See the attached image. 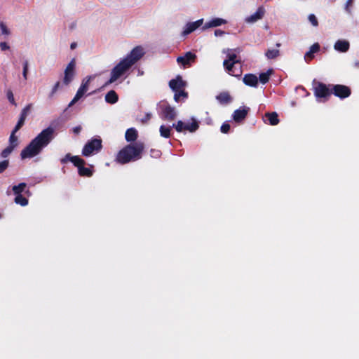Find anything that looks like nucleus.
Returning a JSON list of instances; mask_svg holds the SVG:
<instances>
[{"label": "nucleus", "mask_w": 359, "mask_h": 359, "mask_svg": "<svg viewBox=\"0 0 359 359\" xmlns=\"http://www.w3.org/2000/svg\"><path fill=\"white\" fill-rule=\"evenodd\" d=\"M54 137V129L48 127L34 137L20 152L22 159L31 158L39 155Z\"/></svg>", "instance_id": "f257e3e1"}, {"label": "nucleus", "mask_w": 359, "mask_h": 359, "mask_svg": "<svg viewBox=\"0 0 359 359\" xmlns=\"http://www.w3.org/2000/svg\"><path fill=\"white\" fill-rule=\"evenodd\" d=\"M144 55V49L142 46L135 47L127 56L121 60L111 71V76L106 83V86L115 82L126 73L133 65L139 61Z\"/></svg>", "instance_id": "f03ea898"}, {"label": "nucleus", "mask_w": 359, "mask_h": 359, "mask_svg": "<svg viewBox=\"0 0 359 359\" xmlns=\"http://www.w3.org/2000/svg\"><path fill=\"white\" fill-rule=\"evenodd\" d=\"M144 149V145L142 142H136L130 143L118 152L116 161L121 164H126L131 161H135L142 158Z\"/></svg>", "instance_id": "7ed1b4c3"}, {"label": "nucleus", "mask_w": 359, "mask_h": 359, "mask_svg": "<svg viewBox=\"0 0 359 359\" xmlns=\"http://www.w3.org/2000/svg\"><path fill=\"white\" fill-rule=\"evenodd\" d=\"M60 161L62 164H66L68 161L72 162L78 168V173L81 177H90L93 175V170L91 169L93 165H90V168L84 167L86 161L79 156H72L68 153Z\"/></svg>", "instance_id": "20e7f679"}, {"label": "nucleus", "mask_w": 359, "mask_h": 359, "mask_svg": "<svg viewBox=\"0 0 359 359\" xmlns=\"http://www.w3.org/2000/svg\"><path fill=\"white\" fill-rule=\"evenodd\" d=\"M313 90L316 99L323 102L327 101L332 95V88H330V86L316 80H313Z\"/></svg>", "instance_id": "39448f33"}, {"label": "nucleus", "mask_w": 359, "mask_h": 359, "mask_svg": "<svg viewBox=\"0 0 359 359\" xmlns=\"http://www.w3.org/2000/svg\"><path fill=\"white\" fill-rule=\"evenodd\" d=\"M102 148V140L100 137L93 138L84 145L81 153L83 156L88 157L98 153Z\"/></svg>", "instance_id": "423d86ee"}, {"label": "nucleus", "mask_w": 359, "mask_h": 359, "mask_svg": "<svg viewBox=\"0 0 359 359\" xmlns=\"http://www.w3.org/2000/svg\"><path fill=\"white\" fill-rule=\"evenodd\" d=\"M239 62L240 61L237 60V55L235 53H229L227 55V59L224 60L223 62V65L230 75L239 76L241 74V71L239 70L236 72L234 69L235 64Z\"/></svg>", "instance_id": "0eeeda50"}, {"label": "nucleus", "mask_w": 359, "mask_h": 359, "mask_svg": "<svg viewBox=\"0 0 359 359\" xmlns=\"http://www.w3.org/2000/svg\"><path fill=\"white\" fill-rule=\"evenodd\" d=\"M332 87V94L339 97L340 99H345L349 97L351 94V88L341 84L329 85Z\"/></svg>", "instance_id": "6e6552de"}, {"label": "nucleus", "mask_w": 359, "mask_h": 359, "mask_svg": "<svg viewBox=\"0 0 359 359\" xmlns=\"http://www.w3.org/2000/svg\"><path fill=\"white\" fill-rule=\"evenodd\" d=\"M161 109V117L167 121H173L175 119L177 114L174 107H171L167 102L160 105Z\"/></svg>", "instance_id": "1a4fd4ad"}, {"label": "nucleus", "mask_w": 359, "mask_h": 359, "mask_svg": "<svg viewBox=\"0 0 359 359\" xmlns=\"http://www.w3.org/2000/svg\"><path fill=\"white\" fill-rule=\"evenodd\" d=\"M75 60L72 59L65 69V75L63 79V83L65 85H69L74 79L75 75Z\"/></svg>", "instance_id": "9d476101"}, {"label": "nucleus", "mask_w": 359, "mask_h": 359, "mask_svg": "<svg viewBox=\"0 0 359 359\" xmlns=\"http://www.w3.org/2000/svg\"><path fill=\"white\" fill-rule=\"evenodd\" d=\"M250 108L248 107H241L239 109H237L233 111L232 114L233 120L236 123H241L247 117Z\"/></svg>", "instance_id": "9b49d317"}, {"label": "nucleus", "mask_w": 359, "mask_h": 359, "mask_svg": "<svg viewBox=\"0 0 359 359\" xmlns=\"http://www.w3.org/2000/svg\"><path fill=\"white\" fill-rule=\"evenodd\" d=\"M33 104L32 103L26 105L22 110L19 120L16 124L17 129H20L25 124V120L28 114L30 113L32 109Z\"/></svg>", "instance_id": "f8f14e48"}, {"label": "nucleus", "mask_w": 359, "mask_h": 359, "mask_svg": "<svg viewBox=\"0 0 359 359\" xmlns=\"http://www.w3.org/2000/svg\"><path fill=\"white\" fill-rule=\"evenodd\" d=\"M169 86L173 91L184 90L186 82L182 80L181 76L178 75L175 79H171L169 81Z\"/></svg>", "instance_id": "ddd939ff"}, {"label": "nucleus", "mask_w": 359, "mask_h": 359, "mask_svg": "<svg viewBox=\"0 0 359 359\" xmlns=\"http://www.w3.org/2000/svg\"><path fill=\"white\" fill-rule=\"evenodd\" d=\"M203 19H200V20H196L195 22H188L186 25L184 31L182 32V35L187 36V35L191 34V32L195 31L197 28H198L200 26H201L203 25Z\"/></svg>", "instance_id": "4468645a"}, {"label": "nucleus", "mask_w": 359, "mask_h": 359, "mask_svg": "<svg viewBox=\"0 0 359 359\" xmlns=\"http://www.w3.org/2000/svg\"><path fill=\"white\" fill-rule=\"evenodd\" d=\"M265 13V9L264 7L260 6L257 8L256 12L246 18V22L253 23L259 20H261Z\"/></svg>", "instance_id": "2eb2a0df"}, {"label": "nucleus", "mask_w": 359, "mask_h": 359, "mask_svg": "<svg viewBox=\"0 0 359 359\" xmlns=\"http://www.w3.org/2000/svg\"><path fill=\"white\" fill-rule=\"evenodd\" d=\"M196 55L189 51L185 53L184 56H180L177 58V62L179 64H182L183 66L188 65L190 62L195 60Z\"/></svg>", "instance_id": "dca6fc26"}, {"label": "nucleus", "mask_w": 359, "mask_h": 359, "mask_svg": "<svg viewBox=\"0 0 359 359\" xmlns=\"http://www.w3.org/2000/svg\"><path fill=\"white\" fill-rule=\"evenodd\" d=\"M243 83L250 87H257L258 85V78L255 74H247L243 79Z\"/></svg>", "instance_id": "f3484780"}, {"label": "nucleus", "mask_w": 359, "mask_h": 359, "mask_svg": "<svg viewBox=\"0 0 359 359\" xmlns=\"http://www.w3.org/2000/svg\"><path fill=\"white\" fill-rule=\"evenodd\" d=\"M226 22H227V21L222 18H213L211 20H210L209 22H207L204 25V26L203 27V29H206L210 28V27H219L222 25L226 24Z\"/></svg>", "instance_id": "a211bd4d"}, {"label": "nucleus", "mask_w": 359, "mask_h": 359, "mask_svg": "<svg viewBox=\"0 0 359 359\" xmlns=\"http://www.w3.org/2000/svg\"><path fill=\"white\" fill-rule=\"evenodd\" d=\"M350 48V43L346 40H337L334 45V48L341 53H346Z\"/></svg>", "instance_id": "6ab92c4d"}, {"label": "nucleus", "mask_w": 359, "mask_h": 359, "mask_svg": "<svg viewBox=\"0 0 359 359\" xmlns=\"http://www.w3.org/2000/svg\"><path fill=\"white\" fill-rule=\"evenodd\" d=\"M320 45L318 43H313L309 51L305 53L304 59L309 62L314 58V54L318 53L320 50Z\"/></svg>", "instance_id": "aec40b11"}, {"label": "nucleus", "mask_w": 359, "mask_h": 359, "mask_svg": "<svg viewBox=\"0 0 359 359\" xmlns=\"http://www.w3.org/2000/svg\"><path fill=\"white\" fill-rule=\"evenodd\" d=\"M216 99L221 104H227L232 101L231 96L229 93L226 91L221 92L216 96Z\"/></svg>", "instance_id": "412c9836"}, {"label": "nucleus", "mask_w": 359, "mask_h": 359, "mask_svg": "<svg viewBox=\"0 0 359 359\" xmlns=\"http://www.w3.org/2000/svg\"><path fill=\"white\" fill-rule=\"evenodd\" d=\"M138 137L137 131L134 128H128L125 134L126 140L128 142H135Z\"/></svg>", "instance_id": "4be33fe9"}, {"label": "nucleus", "mask_w": 359, "mask_h": 359, "mask_svg": "<svg viewBox=\"0 0 359 359\" xmlns=\"http://www.w3.org/2000/svg\"><path fill=\"white\" fill-rule=\"evenodd\" d=\"M19 130L20 129H17V126L15 125L14 129L11 132V134L9 137V145L8 146L13 147L15 149L18 146V144H19L18 137L15 135V133Z\"/></svg>", "instance_id": "5701e85b"}, {"label": "nucleus", "mask_w": 359, "mask_h": 359, "mask_svg": "<svg viewBox=\"0 0 359 359\" xmlns=\"http://www.w3.org/2000/svg\"><path fill=\"white\" fill-rule=\"evenodd\" d=\"M265 117L269 121L271 126H276L279 123L278 115L276 112H267L265 114Z\"/></svg>", "instance_id": "b1692460"}, {"label": "nucleus", "mask_w": 359, "mask_h": 359, "mask_svg": "<svg viewBox=\"0 0 359 359\" xmlns=\"http://www.w3.org/2000/svg\"><path fill=\"white\" fill-rule=\"evenodd\" d=\"M118 100V96L117 93L111 90L109 91L105 95V101L109 104H115Z\"/></svg>", "instance_id": "393cba45"}, {"label": "nucleus", "mask_w": 359, "mask_h": 359, "mask_svg": "<svg viewBox=\"0 0 359 359\" xmlns=\"http://www.w3.org/2000/svg\"><path fill=\"white\" fill-rule=\"evenodd\" d=\"M273 74V69H269L266 72H262L259 74V79L262 84L269 82L270 76Z\"/></svg>", "instance_id": "a878e982"}, {"label": "nucleus", "mask_w": 359, "mask_h": 359, "mask_svg": "<svg viewBox=\"0 0 359 359\" xmlns=\"http://www.w3.org/2000/svg\"><path fill=\"white\" fill-rule=\"evenodd\" d=\"M198 123L195 119H193V122L191 123H184V130H188L191 133L195 132L196 130H198Z\"/></svg>", "instance_id": "bb28decb"}, {"label": "nucleus", "mask_w": 359, "mask_h": 359, "mask_svg": "<svg viewBox=\"0 0 359 359\" xmlns=\"http://www.w3.org/2000/svg\"><path fill=\"white\" fill-rule=\"evenodd\" d=\"M280 55V50L278 49H268L265 53V56L269 60L277 58Z\"/></svg>", "instance_id": "cd10ccee"}, {"label": "nucleus", "mask_w": 359, "mask_h": 359, "mask_svg": "<svg viewBox=\"0 0 359 359\" xmlns=\"http://www.w3.org/2000/svg\"><path fill=\"white\" fill-rule=\"evenodd\" d=\"M27 187V184L21 182L18 185H15L12 187V190L15 195L21 194L22 192L25 191V189Z\"/></svg>", "instance_id": "c85d7f7f"}, {"label": "nucleus", "mask_w": 359, "mask_h": 359, "mask_svg": "<svg viewBox=\"0 0 359 359\" xmlns=\"http://www.w3.org/2000/svg\"><path fill=\"white\" fill-rule=\"evenodd\" d=\"M159 132L163 137L169 138L170 137L171 128L162 125L159 128Z\"/></svg>", "instance_id": "c756f323"}, {"label": "nucleus", "mask_w": 359, "mask_h": 359, "mask_svg": "<svg viewBox=\"0 0 359 359\" xmlns=\"http://www.w3.org/2000/svg\"><path fill=\"white\" fill-rule=\"evenodd\" d=\"M14 201L15 203L19 204L21 206H25L28 204V199L24 197L22 194L15 195Z\"/></svg>", "instance_id": "7c9ffc66"}, {"label": "nucleus", "mask_w": 359, "mask_h": 359, "mask_svg": "<svg viewBox=\"0 0 359 359\" xmlns=\"http://www.w3.org/2000/svg\"><path fill=\"white\" fill-rule=\"evenodd\" d=\"M174 100L175 102H178L180 101V97L187 98L188 97V93L184 90L174 91Z\"/></svg>", "instance_id": "2f4dec72"}, {"label": "nucleus", "mask_w": 359, "mask_h": 359, "mask_svg": "<svg viewBox=\"0 0 359 359\" xmlns=\"http://www.w3.org/2000/svg\"><path fill=\"white\" fill-rule=\"evenodd\" d=\"M92 79H93L92 76H88L86 78H84L82 81V83H81V85L80 87L81 88H83V90L88 91L89 83Z\"/></svg>", "instance_id": "473e14b6"}, {"label": "nucleus", "mask_w": 359, "mask_h": 359, "mask_svg": "<svg viewBox=\"0 0 359 359\" xmlns=\"http://www.w3.org/2000/svg\"><path fill=\"white\" fill-rule=\"evenodd\" d=\"M14 149L15 148H13V147L8 146L1 152V157L3 158H7L13 152Z\"/></svg>", "instance_id": "72a5a7b5"}, {"label": "nucleus", "mask_w": 359, "mask_h": 359, "mask_svg": "<svg viewBox=\"0 0 359 359\" xmlns=\"http://www.w3.org/2000/svg\"><path fill=\"white\" fill-rule=\"evenodd\" d=\"M8 159H4L0 162V174L3 173L9 166Z\"/></svg>", "instance_id": "f704fd0d"}, {"label": "nucleus", "mask_w": 359, "mask_h": 359, "mask_svg": "<svg viewBox=\"0 0 359 359\" xmlns=\"http://www.w3.org/2000/svg\"><path fill=\"white\" fill-rule=\"evenodd\" d=\"M6 96L8 101L13 105L16 106L17 104L15 101L14 95L11 90H8L6 92Z\"/></svg>", "instance_id": "c9c22d12"}, {"label": "nucleus", "mask_w": 359, "mask_h": 359, "mask_svg": "<svg viewBox=\"0 0 359 359\" xmlns=\"http://www.w3.org/2000/svg\"><path fill=\"white\" fill-rule=\"evenodd\" d=\"M184 122L182 121H178L177 123H173L172 127L175 128V130L181 133L182 130H184Z\"/></svg>", "instance_id": "e433bc0d"}, {"label": "nucleus", "mask_w": 359, "mask_h": 359, "mask_svg": "<svg viewBox=\"0 0 359 359\" xmlns=\"http://www.w3.org/2000/svg\"><path fill=\"white\" fill-rule=\"evenodd\" d=\"M308 19L313 26L317 27L318 25V19L314 14H310Z\"/></svg>", "instance_id": "4c0bfd02"}, {"label": "nucleus", "mask_w": 359, "mask_h": 359, "mask_svg": "<svg viewBox=\"0 0 359 359\" xmlns=\"http://www.w3.org/2000/svg\"><path fill=\"white\" fill-rule=\"evenodd\" d=\"M28 61L25 60L23 63V71L22 76L25 80L27 79V73H28Z\"/></svg>", "instance_id": "58836bf2"}, {"label": "nucleus", "mask_w": 359, "mask_h": 359, "mask_svg": "<svg viewBox=\"0 0 359 359\" xmlns=\"http://www.w3.org/2000/svg\"><path fill=\"white\" fill-rule=\"evenodd\" d=\"M150 155L152 158H158L161 155V151L158 149H151L150 150Z\"/></svg>", "instance_id": "ea45409f"}, {"label": "nucleus", "mask_w": 359, "mask_h": 359, "mask_svg": "<svg viewBox=\"0 0 359 359\" xmlns=\"http://www.w3.org/2000/svg\"><path fill=\"white\" fill-rule=\"evenodd\" d=\"M230 128L231 126L229 123H224L220 128V130L222 133H228L230 130Z\"/></svg>", "instance_id": "a19ab883"}, {"label": "nucleus", "mask_w": 359, "mask_h": 359, "mask_svg": "<svg viewBox=\"0 0 359 359\" xmlns=\"http://www.w3.org/2000/svg\"><path fill=\"white\" fill-rule=\"evenodd\" d=\"M0 28L1 30L2 34L8 35L10 34V31L6 27V25L4 22H0Z\"/></svg>", "instance_id": "79ce46f5"}, {"label": "nucleus", "mask_w": 359, "mask_h": 359, "mask_svg": "<svg viewBox=\"0 0 359 359\" xmlns=\"http://www.w3.org/2000/svg\"><path fill=\"white\" fill-rule=\"evenodd\" d=\"M80 99L78 98L76 96H74V98L72 100V101L69 103L67 108L65 109L63 113H65L68 109L71 107H72L74 104H76Z\"/></svg>", "instance_id": "37998d69"}, {"label": "nucleus", "mask_w": 359, "mask_h": 359, "mask_svg": "<svg viewBox=\"0 0 359 359\" xmlns=\"http://www.w3.org/2000/svg\"><path fill=\"white\" fill-rule=\"evenodd\" d=\"M80 99L78 98L76 96H74V98L72 100V101L69 103L67 108L65 109L63 113H65L68 109L71 107H72L74 104H76Z\"/></svg>", "instance_id": "c03bdc74"}, {"label": "nucleus", "mask_w": 359, "mask_h": 359, "mask_svg": "<svg viewBox=\"0 0 359 359\" xmlns=\"http://www.w3.org/2000/svg\"><path fill=\"white\" fill-rule=\"evenodd\" d=\"M60 81H57L55 83V84L53 87L52 90L49 95L50 97H52L54 95V94L57 92V90H58V88L60 87Z\"/></svg>", "instance_id": "a18cd8bd"}, {"label": "nucleus", "mask_w": 359, "mask_h": 359, "mask_svg": "<svg viewBox=\"0 0 359 359\" xmlns=\"http://www.w3.org/2000/svg\"><path fill=\"white\" fill-rule=\"evenodd\" d=\"M87 91L79 87L78 89L75 96H76L78 98L81 99L86 93Z\"/></svg>", "instance_id": "49530a36"}, {"label": "nucleus", "mask_w": 359, "mask_h": 359, "mask_svg": "<svg viewBox=\"0 0 359 359\" xmlns=\"http://www.w3.org/2000/svg\"><path fill=\"white\" fill-rule=\"evenodd\" d=\"M353 1V0H347V1H346L345 9H346V12L348 13H351V12L350 7L352 6Z\"/></svg>", "instance_id": "de8ad7c7"}, {"label": "nucleus", "mask_w": 359, "mask_h": 359, "mask_svg": "<svg viewBox=\"0 0 359 359\" xmlns=\"http://www.w3.org/2000/svg\"><path fill=\"white\" fill-rule=\"evenodd\" d=\"M0 48L1 50H6L10 48L9 46L6 42H1L0 43Z\"/></svg>", "instance_id": "09e8293b"}, {"label": "nucleus", "mask_w": 359, "mask_h": 359, "mask_svg": "<svg viewBox=\"0 0 359 359\" xmlns=\"http://www.w3.org/2000/svg\"><path fill=\"white\" fill-rule=\"evenodd\" d=\"M151 117V114L149 113H147L145 114L144 117L142 119V122L143 123H147L150 120Z\"/></svg>", "instance_id": "8fccbe9b"}, {"label": "nucleus", "mask_w": 359, "mask_h": 359, "mask_svg": "<svg viewBox=\"0 0 359 359\" xmlns=\"http://www.w3.org/2000/svg\"><path fill=\"white\" fill-rule=\"evenodd\" d=\"M224 33H225V32H224V31L221 30V29H216V30L215 31V35L216 36H222V35H224Z\"/></svg>", "instance_id": "3c124183"}, {"label": "nucleus", "mask_w": 359, "mask_h": 359, "mask_svg": "<svg viewBox=\"0 0 359 359\" xmlns=\"http://www.w3.org/2000/svg\"><path fill=\"white\" fill-rule=\"evenodd\" d=\"M81 130V127L80 126H76L73 128V131L75 134H79Z\"/></svg>", "instance_id": "603ef678"}, {"label": "nucleus", "mask_w": 359, "mask_h": 359, "mask_svg": "<svg viewBox=\"0 0 359 359\" xmlns=\"http://www.w3.org/2000/svg\"><path fill=\"white\" fill-rule=\"evenodd\" d=\"M76 47V43L75 42L72 43L70 46L71 49H74Z\"/></svg>", "instance_id": "864d4df0"}, {"label": "nucleus", "mask_w": 359, "mask_h": 359, "mask_svg": "<svg viewBox=\"0 0 359 359\" xmlns=\"http://www.w3.org/2000/svg\"><path fill=\"white\" fill-rule=\"evenodd\" d=\"M354 66L357 68H359V60L355 62Z\"/></svg>", "instance_id": "5fc2aeb1"}, {"label": "nucleus", "mask_w": 359, "mask_h": 359, "mask_svg": "<svg viewBox=\"0 0 359 359\" xmlns=\"http://www.w3.org/2000/svg\"><path fill=\"white\" fill-rule=\"evenodd\" d=\"M25 194H26L28 196H29L31 195V193H30L29 190H27V191H25Z\"/></svg>", "instance_id": "6e6d98bb"}, {"label": "nucleus", "mask_w": 359, "mask_h": 359, "mask_svg": "<svg viewBox=\"0 0 359 359\" xmlns=\"http://www.w3.org/2000/svg\"><path fill=\"white\" fill-rule=\"evenodd\" d=\"M276 46L277 48L280 47V46H281V43H276Z\"/></svg>", "instance_id": "4d7b16f0"}]
</instances>
